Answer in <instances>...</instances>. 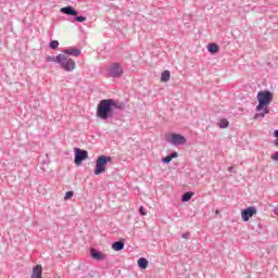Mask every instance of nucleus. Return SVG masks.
<instances>
[{"label": "nucleus", "mask_w": 278, "mask_h": 278, "mask_svg": "<svg viewBox=\"0 0 278 278\" xmlns=\"http://www.w3.org/2000/svg\"><path fill=\"white\" fill-rule=\"evenodd\" d=\"M125 108V102L121 100L103 99L98 103L96 114L100 121H110V118H114V110L123 112Z\"/></svg>", "instance_id": "1"}, {"label": "nucleus", "mask_w": 278, "mask_h": 278, "mask_svg": "<svg viewBox=\"0 0 278 278\" xmlns=\"http://www.w3.org/2000/svg\"><path fill=\"white\" fill-rule=\"evenodd\" d=\"M256 99L258 101V104L256 106V113L254 115V118H264L266 114H270L268 105L273 103V92H270L269 90L260 91L256 96Z\"/></svg>", "instance_id": "2"}, {"label": "nucleus", "mask_w": 278, "mask_h": 278, "mask_svg": "<svg viewBox=\"0 0 278 278\" xmlns=\"http://www.w3.org/2000/svg\"><path fill=\"white\" fill-rule=\"evenodd\" d=\"M46 62H54L55 64H59L66 73H73L77 66L75 60L66 56L65 54H58L56 56L48 55L46 56Z\"/></svg>", "instance_id": "3"}, {"label": "nucleus", "mask_w": 278, "mask_h": 278, "mask_svg": "<svg viewBox=\"0 0 278 278\" xmlns=\"http://www.w3.org/2000/svg\"><path fill=\"white\" fill-rule=\"evenodd\" d=\"M108 164H112V156L100 155L96 160V168L93 175H103L108 170Z\"/></svg>", "instance_id": "4"}, {"label": "nucleus", "mask_w": 278, "mask_h": 278, "mask_svg": "<svg viewBox=\"0 0 278 278\" xmlns=\"http://www.w3.org/2000/svg\"><path fill=\"white\" fill-rule=\"evenodd\" d=\"M61 12H62V14H66L67 16H74V21L76 23L86 22V16L77 15V14H79V11L75 10V8H73L71 5L61 8Z\"/></svg>", "instance_id": "5"}, {"label": "nucleus", "mask_w": 278, "mask_h": 278, "mask_svg": "<svg viewBox=\"0 0 278 278\" xmlns=\"http://www.w3.org/2000/svg\"><path fill=\"white\" fill-rule=\"evenodd\" d=\"M166 142L173 144V147H181L186 144L187 139L182 135L173 132L166 136Z\"/></svg>", "instance_id": "6"}, {"label": "nucleus", "mask_w": 278, "mask_h": 278, "mask_svg": "<svg viewBox=\"0 0 278 278\" xmlns=\"http://www.w3.org/2000/svg\"><path fill=\"white\" fill-rule=\"evenodd\" d=\"M123 66L121 63H112L108 71V76L112 77L113 79H118L123 77Z\"/></svg>", "instance_id": "7"}, {"label": "nucleus", "mask_w": 278, "mask_h": 278, "mask_svg": "<svg viewBox=\"0 0 278 278\" xmlns=\"http://www.w3.org/2000/svg\"><path fill=\"white\" fill-rule=\"evenodd\" d=\"M88 160V151L81 150L79 148L74 149V164L76 166H81L83 162Z\"/></svg>", "instance_id": "8"}, {"label": "nucleus", "mask_w": 278, "mask_h": 278, "mask_svg": "<svg viewBox=\"0 0 278 278\" xmlns=\"http://www.w3.org/2000/svg\"><path fill=\"white\" fill-rule=\"evenodd\" d=\"M255 214H257V207L249 206L241 211V218H242L243 223H249V219L253 218V216H255Z\"/></svg>", "instance_id": "9"}, {"label": "nucleus", "mask_w": 278, "mask_h": 278, "mask_svg": "<svg viewBox=\"0 0 278 278\" xmlns=\"http://www.w3.org/2000/svg\"><path fill=\"white\" fill-rule=\"evenodd\" d=\"M90 255L92 257V260H96L97 262H102L103 260H105L108 257L106 254L102 253L101 251L91 248L90 249Z\"/></svg>", "instance_id": "10"}, {"label": "nucleus", "mask_w": 278, "mask_h": 278, "mask_svg": "<svg viewBox=\"0 0 278 278\" xmlns=\"http://www.w3.org/2000/svg\"><path fill=\"white\" fill-rule=\"evenodd\" d=\"M64 55H72V58H79L81 50L75 48H68L63 50Z\"/></svg>", "instance_id": "11"}, {"label": "nucleus", "mask_w": 278, "mask_h": 278, "mask_svg": "<svg viewBox=\"0 0 278 278\" xmlns=\"http://www.w3.org/2000/svg\"><path fill=\"white\" fill-rule=\"evenodd\" d=\"M31 278H42V265H35L33 267Z\"/></svg>", "instance_id": "12"}, {"label": "nucleus", "mask_w": 278, "mask_h": 278, "mask_svg": "<svg viewBox=\"0 0 278 278\" xmlns=\"http://www.w3.org/2000/svg\"><path fill=\"white\" fill-rule=\"evenodd\" d=\"M113 251H123L125 249V241L119 240L112 243Z\"/></svg>", "instance_id": "13"}, {"label": "nucleus", "mask_w": 278, "mask_h": 278, "mask_svg": "<svg viewBox=\"0 0 278 278\" xmlns=\"http://www.w3.org/2000/svg\"><path fill=\"white\" fill-rule=\"evenodd\" d=\"M137 264H138V267L141 268V270H146V268L149 267V261L144 257H140Z\"/></svg>", "instance_id": "14"}, {"label": "nucleus", "mask_w": 278, "mask_h": 278, "mask_svg": "<svg viewBox=\"0 0 278 278\" xmlns=\"http://www.w3.org/2000/svg\"><path fill=\"white\" fill-rule=\"evenodd\" d=\"M207 51L208 53L215 55V53H218V51H220V48L218 47L217 43H208Z\"/></svg>", "instance_id": "15"}, {"label": "nucleus", "mask_w": 278, "mask_h": 278, "mask_svg": "<svg viewBox=\"0 0 278 278\" xmlns=\"http://www.w3.org/2000/svg\"><path fill=\"white\" fill-rule=\"evenodd\" d=\"M192 197H194V192H192V191L185 192L181 197V202L188 203V201H190L192 199Z\"/></svg>", "instance_id": "16"}, {"label": "nucleus", "mask_w": 278, "mask_h": 278, "mask_svg": "<svg viewBox=\"0 0 278 278\" xmlns=\"http://www.w3.org/2000/svg\"><path fill=\"white\" fill-rule=\"evenodd\" d=\"M161 81H170V71L165 70L162 74H161Z\"/></svg>", "instance_id": "17"}, {"label": "nucleus", "mask_w": 278, "mask_h": 278, "mask_svg": "<svg viewBox=\"0 0 278 278\" xmlns=\"http://www.w3.org/2000/svg\"><path fill=\"white\" fill-rule=\"evenodd\" d=\"M218 127L219 129H227V127H229V121L227 118L220 119Z\"/></svg>", "instance_id": "18"}, {"label": "nucleus", "mask_w": 278, "mask_h": 278, "mask_svg": "<svg viewBox=\"0 0 278 278\" xmlns=\"http://www.w3.org/2000/svg\"><path fill=\"white\" fill-rule=\"evenodd\" d=\"M49 47H50V49H52V51H55L60 47V41L59 40H52V41H50Z\"/></svg>", "instance_id": "19"}, {"label": "nucleus", "mask_w": 278, "mask_h": 278, "mask_svg": "<svg viewBox=\"0 0 278 278\" xmlns=\"http://www.w3.org/2000/svg\"><path fill=\"white\" fill-rule=\"evenodd\" d=\"M163 164H170V162H173V157L170 156V154H168L167 156L162 159Z\"/></svg>", "instance_id": "20"}, {"label": "nucleus", "mask_w": 278, "mask_h": 278, "mask_svg": "<svg viewBox=\"0 0 278 278\" xmlns=\"http://www.w3.org/2000/svg\"><path fill=\"white\" fill-rule=\"evenodd\" d=\"M74 194H75V192H73V191H67V192L65 193V195H64L65 201H68V199H73Z\"/></svg>", "instance_id": "21"}, {"label": "nucleus", "mask_w": 278, "mask_h": 278, "mask_svg": "<svg viewBox=\"0 0 278 278\" xmlns=\"http://www.w3.org/2000/svg\"><path fill=\"white\" fill-rule=\"evenodd\" d=\"M274 137L276 138V140H274V144L275 147H278V130H274Z\"/></svg>", "instance_id": "22"}, {"label": "nucleus", "mask_w": 278, "mask_h": 278, "mask_svg": "<svg viewBox=\"0 0 278 278\" xmlns=\"http://www.w3.org/2000/svg\"><path fill=\"white\" fill-rule=\"evenodd\" d=\"M271 160H273L274 162H278V151H276V152H274V153L271 154Z\"/></svg>", "instance_id": "23"}, {"label": "nucleus", "mask_w": 278, "mask_h": 278, "mask_svg": "<svg viewBox=\"0 0 278 278\" xmlns=\"http://www.w3.org/2000/svg\"><path fill=\"white\" fill-rule=\"evenodd\" d=\"M139 214H141V216H147V212L144 211V206H139Z\"/></svg>", "instance_id": "24"}, {"label": "nucleus", "mask_w": 278, "mask_h": 278, "mask_svg": "<svg viewBox=\"0 0 278 278\" xmlns=\"http://www.w3.org/2000/svg\"><path fill=\"white\" fill-rule=\"evenodd\" d=\"M169 156L172 157V160H175V157H179V154L177 152H172Z\"/></svg>", "instance_id": "25"}, {"label": "nucleus", "mask_w": 278, "mask_h": 278, "mask_svg": "<svg viewBox=\"0 0 278 278\" xmlns=\"http://www.w3.org/2000/svg\"><path fill=\"white\" fill-rule=\"evenodd\" d=\"M181 238H184L185 240H188V238H190V232L182 233Z\"/></svg>", "instance_id": "26"}, {"label": "nucleus", "mask_w": 278, "mask_h": 278, "mask_svg": "<svg viewBox=\"0 0 278 278\" xmlns=\"http://www.w3.org/2000/svg\"><path fill=\"white\" fill-rule=\"evenodd\" d=\"M274 214H276V216H278V207H276V208L274 210Z\"/></svg>", "instance_id": "27"}, {"label": "nucleus", "mask_w": 278, "mask_h": 278, "mask_svg": "<svg viewBox=\"0 0 278 278\" xmlns=\"http://www.w3.org/2000/svg\"><path fill=\"white\" fill-rule=\"evenodd\" d=\"M228 173H233V167H229Z\"/></svg>", "instance_id": "28"}, {"label": "nucleus", "mask_w": 278, "mask_h": 278, "mask_svg": "<svg viewBox=\"0 0 278 278\" xmlns=\"http://www.w3.org/2000/svg\"><path fill=\"white\" fill-rule=\"evenodd\" d=\"M216 214H219V211H216Z\"/></svg>", "instance_id": "29"}]
</instances>
